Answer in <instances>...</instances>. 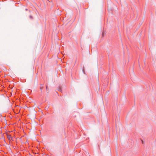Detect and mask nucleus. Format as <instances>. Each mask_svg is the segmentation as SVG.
Here are the masks:
<instances>
[{
  "label": "nucleus",
  "mask_w": 156,
  "mask_h": 156,
  "mask_svg": "<svg viewBox=\"0 0 156 156\" xmlns=\"http://www.w3.org/2000/svg\"><path fill=\"white\" fill-rule=\"evenodd\" d=\"M7 137H8V138L9 139H10V138L11 137V136L10 135H8Z\"/></svg>",
  "instance_id": "nucleus-2"
},
{
  "label": "nucleus",
  "mask_w": 156,
  "mask_h": 156,
  "mask_svg": "<svg viewBox=\"0 0 156 156\" xmlns=\"http://www.w3.org/2000/svg\"><path fill=\"white\" fill-rule=\"evenodd\" d=\"M48 108H45V109H48Z\"/></svg>",
  "instance_id": "nucleus-3"
},
{
  "label": "nucleus",
  "mask_w": 156,
  "mask_h": 156,
  "mask_svg": "<svg viewBox=\"0 0 156 156\" xmlns=\"http://www.w3.org/2000/svg\"><path fill=\"white\" fill-rule=\"evenodd\" d=\"M60 12H59L58 14H59Z\"/></svg>",
  "instance_id": "nucleus-4"
},
{
  "label": "nucleus",
  "mask_w": 156,
  "mask_h": 156,
  "mask_svg": "<svg viewBox=\"0 0 156 156\" xmlns=\"http://www.w3.org/2000/svg\"><path fill=\"white\" fill-rule=\"evenodd\" d=\"M5 99V98L4 97H1L0 98V101H1V100H4Z\"/></svg>",
  "instance_id": "nucleus-1"
}]
</instances>
